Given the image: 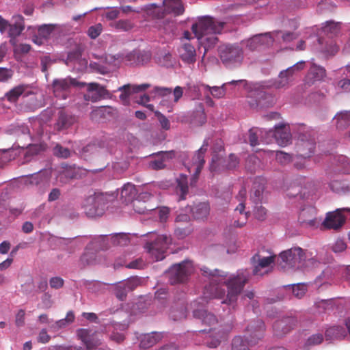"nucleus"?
Wrapping results in <instances>:
<instances>
[{
	"mask_svg": "<svg viewBox=\"0 0 350 350\" xmlns=\"http://www.w3.org/2000/svg\"><path fill=\"white\" fill-rule=\"evenodd\" d=\"M138 285L139 280L135 278L118 282L114 286V294L118 299L123 301L126 299L127 293L133 291Z\"/></svg>",
	"mask_w": 350,
	"mask_h": 350,
	"instance_id": "19",
	"label": "nucleus"
},
{
	"mask_svg": "<svg viewBox=\"0 0 350 350\" xmlns=\"http://www.w3.org/2000/svg\"><path fill=\"white\" fill-rule=\"evenodd\" d=\"M151 94H154V96H152V97L154 98L156 97L157 96H165L167 95H171L172 90L168 88L156 86L152 90Z\"/></svg>",
	"mask_w": 350,
	"mask_h": 350,
	"instance_id": "56",
	"label": "nucleus"
},
{
	"mask_svg": "<svg viewBox=\"0 0 350 350\" xmlns=\"http://www.w3.org/2000/svg\"><path fill=\"white\" fill-rule=\"evenodd\" d=\"M323 335L320 333L314 334L309 336L304 342V349L309 350L311 347L320 345L323 341Z\"/></svg>",
	"mask_w": 350,
	"mask_h": 350,
	"instance_id": "45",
	"label": "nucleus"
},
{
	"mask_svg": "<svg viewBox=\"0 0 350 350\" xmlns=\"http://www.w3.org/2000/svg\"><path fill=\"white\" fill-rule=\"evenodd\" d=\"M149 240L145 245V249L155 259L162 260L165 252L172 243V238L167 234H157L154 232L148 233Z\"/></svg>",
	"mask_w": 350,
	"mask_h": 350,
	"instance_id": "5",
	"label": "nucleus"
},
{
	"mask_svg": "<svg viewBox=\"0 0 350 350\" xmlns=\"http://www.w3.org/2000/svg\"><path fill=\"white\" fill-rule=\"evenodd\" d=\"M77 117L70 113L60 111L54 124V129L58 132H66L77 122Z\"/></svg>",
	"mask_w": 350,
	"mask_h": 350,
	"instance_id": "18",
	"label": "nucleus"
},
{
	"mask_svg": "<svg viewBox=\"0 0 350 350\" xmlns=\"http://www.w3.org/2000/svg\"><path fill=\"white\" fill-rule=\"evenodd\" d=\"M269 138L274 137L277 144L280 146H286L291 142V134L288 126L286 125L275 126L274 130L268 131Z\"/></svg>",
	"mask_w": 350,
	"mask_h": 350,
	"instance_id": "17",
	"label": "nucleus"
},
{
	"mask_svg": "<svg viewBox=\"0 0 350 350\" xmlns=\"http://www.w3.org/2000/svg\"><path fill=\"white\" fill-rule=\"evenodd\" d=\"M176 192L180 193V200H185L188 193L187 176L181 174L179 178L176 179Z\"/></svg>",
	"mask_w": 350,
	"mask_h": 350,
	"instance_id": "39",
	"label": "nucleus"
},
{
	"mask_svg": "<svg viewBox=\"0 0 350 350\" xmlns=\"http://www.w3.org/2000/svg\"><path fill=\"white\" fill-rule=\"evenodd\" d=\"M330 189L335 193H340L345 191V184L340 180H334L329 183Z\"/></svg>",
	"mask_w": 350,
	"mask_h": 350,
	"instance_id": "59",
	"label": "nucleus"
},
{
	"mask_svg": "<svg viewBox=\"0 0 350 350\" xmlns=\"http://www.w3.org/2000/svg\"><path fill=\"white\" fill-rule=\"evenodd\" d=\"M155 115L157 117L162 129L169 130L170 129V122L169 120L159 111H156Z\"/></svg>",
	"mask_w": 350,
	"mask_h": 350,
	"instance_id": "62",
	"label": "nucleus"
},
{
	"mask_svg": "<svg viewBox=\"0 0 350 350\" xmlns=\"http://www.w3.org/2000/svg\"><path fill=\"white\" fill-rule=\"evenodd\" d=\"M150 198H151V196L148 193H141L139 196V199H136L133 201V206L134 211L139 214H146L149 211H155V208L153 206H151L150 204L145 205L144 202L141 201V200L148 199Z\"/></svg>",
	"mask_w": 350,
	"mask_h": 350,
	"instance_id": "32",
	"label": "nucleus"
},
{
	"mask_svg": "<svg viewBox=\"0 0 350 350\" xmlns=\"http://www.w3.org/2000/svg\"><path fill=\"white\" fill-rule=\"evenodd\" d=\"M102 149L101 143L98 142H94L90 143L83 148V152L85 153H96L99 152Z\"/></svg>",
	"mask_w": 350,
	"mask_h": 350,
	"instance_id": "53",
	"label": "nucleus"
},
{
	"mask_svg": "<svg viewBox=\"0 0 350 350\" xmlns=\"http://www.w3.org/2000/svg\"><path fill=\"white\" fill-rule=\"evenodd\" d=\"M204 276L209 280V285L204 288L205 298L223 299L221 304L234 306L238 296L250 278L247 269H239L236 274L228 276L227 272L217 269H210L206 267L200 269Z\"/></svg>",
	"mask_w": 350,
	"mask_h": 350,
	"instance_id": "1",
	"label": "nucleus"
},
{
	"mask_svg": "<svg viewBox=\"0 0 350 350\" xmlns=\"http://www.w3.org/2000/svg\"><path fill=\"white\" fill-rule=\"evenodd\" d=\"M180 59L187 64H193L196 60V51L193 45L189 43L183 44L178 49Z\"/></svg>",
	"mask_w": 350,
	"mask_h": 350,
	"instance_id": "27",
	"label": "nucleus"
},
{
	"mask_svg": "<svg viewBox=\"0 0 350 350\" xmlns=\"http://www.w3.org/2000/svg\"><path fill=\"white\" fill-rule=\"evenodd\" d=\"M290 288L293 295L299 299L301 298L306 292V287L301 284H293Z\"/></svg>",
	"mask_w": 350,
	"mask_h": 350,
	"instance_id": "54",
	"label": "nucleus"
},
{
	"mask_svg": "<svg viewBox=\"0 0 350 350\" xmlns=\"http://www.w3.org/2000/svg\"><path fill=\"white\" fill-rule=\"evenodd\" d=\"M253 214L256 219L259 221H264L267 217V211L261 205V204H254Z\"/></svg>",
	"mask_w": 350,
	"mask_h": 350,
	"instance_id": "50",
	"label": "nucleus"
},
{
	"mask_svg": "<svg viewBox=\"0 0 350 350\" xmlns=\"http://www.w3.org/2000/svg\"><path fill=\"white\" fill-rule=\"evenodd\" d=\"M230 325L225 327L219 325L217 327L209 329L208 332L206 329L198 331L199 334L207 333L208 338L204 342L205 345L209 348H216L221 343V340L224 339L228 333L231 330Z\"/></svg>",
	"mask_w": 350,
	"mask_h": 350,
	"instance_id": "12",
	"label": "nucleus"
},
{
	"mask_svg": "<svg viewBox=\"0 0 350 350\" xmlns=\"http://www.w3.org/2000/svg\"><path fill=\"white\" fill-rule=\"evenodd\" d=\"M95 254L93 252H85L81 257L80 260L83 265H92L94 262Z\"/></svg>",
	"mask_w": 350,
	"mask_h": 350,
	"instance_id": "61",
	"label": "nucleus"
},
{
	"mask_svg": "<svg viewBox=\"0 0 350 350\" xmlns=\"http://www.w3.org/2000/svg\"><path fill=\"white\" fill-rule=\"evenodd\" d=\"M244 210L245 204H243V202H241L235 208V211L239 212L241 217L238 218L237 220L234 221L233 226L234 227L241 228L246 224L247 220L248 213H244Z\"/></svg>",
	"mask_w": 350,
	"mask_h": 350,
	"instance_id": "44",
	"label": "nucleus"
},
{
	"mask_svg": "<svg viewBox=\"0 0 350 350\" xmlns=\"http://www.w3.org/2000/svg\"><path fill=\"white\" fill-rule=\"evenodd\" d=\"M151 55L148 51L133 50L125 56V61L130 65H143L148 63Z\"/></svg>",
	"mask_w": 350,
	"mask_h": 350,
	"instance_id": "25",
	"label": "nucleus"
},
{
	"mask_svg": "<svg viewBox=\"0 0 350 350\" xmlns=\"http://www.w3.org/2000/svg\"><path fill=\"white\" fill-rule=\"evenodd\" d=\"M300 131L301 132L299 133L297 144V154L301 158H309L314 152L316 146L314 133L306 131L304 125L300 127Z\"/></svg>",
	"mask_w": 350,
	"mask_h": 350,
	"instance_id": "8",
	"label": "nucleus"
},
{
	"mask_svg": "<svg viewBox=\"0 0 350 350\" xmlns=\"http://www.w3.org/2000/svg\"><path fill=\"white\" fill-rule=\"evenodd\" d=\"M193 271V262L185 260L174 264L167 271L169 282L171 284L183 283L187 280L189 275Z\"/></svg>",
	"mask_w": 350,
	"mask_h": 350,
	"instance_id": "9",
	"label": "nucleus"
},
{
	"mask_svg": "<svg viewBox=\"0 0 350 350\" xmlns=\"http://www.w3.org/2000/svg\"><path fill=\"white\" fill-rule=\"evenodd\" d=\"M265 330L264 322L257 319L251 322L246 328L245 339L236 336L232 342L231 350H250L248 345H256L263 336Z\"/></svg>",
	"mask_w": 350,
	"mask_h": 350,
	"instance_id": "4",
	"label": "nucleus"
},
{
	"mask_svg": "<svg viewBox=\"0 0 350 350\" xmlns=\"http://www.w3.org/2000/svg\"><path fill=\"white\" fill-rule=\"evenodd\" d=\"M150 86V85L148 83L135 85H131L130 84L124 85L118 88V91L122 92L120 95V98L122 100H126L131 94L144 91Z\"/></svg>",
	"mask_w": 350,
	"mask_h": 350,
	"instance_id": "31",
	"label": "nucleus"
},
{
	"mask_svg": "<svg viewBox=\"0 0 350 350\" xmlns=\"http://www.w3.org/2000/svg\"><path fill=\"white\" fill-rule=\"evenodd\" d=\"M210 207L206 202H200L195 204L191 209L194 218L202 219L206 218L209 214Z\"/></svg>",
	"mask_w": 350,
	"mask_h": 350,
	"instance_id": "35",
	"label": "nucleus"
},
{
	"mask_svg": "<svg viewBox=\"0 0 350 350\" xmlns=\"http://www.w3.org/2000/svg\"><path fill=\"white\" fill-rule=\"evenodd\" d=\"M13 71L3 67H0V82H5L12 77Z\"/></svg>",
	"mask_w": 350,
	"mask_h": 350,
	"instance_id": "63",
	"label": "nucleus"
},
{
	"mask_svg": "<svg viewBox=\"0 0 350 350\" xmlns=\"http://www.w3.org/2000/svg\"><path fill=\"white\" fill-rule=\"evenodd\" d=\"M195 319L200 320L202 324L211 326L217 322L215 315L205 309H196L193 312Z\"/></svg>",
	"mask_w": 350,
	"mask_h": 350,
	"instance_id": "30",
	"label": "nucleus"
},
{
	"mask_svg": "<svg viewBox=\"0 0 350 350\" xmlns=\"http://www.w3.org/2000/svg\"><path fill=\"white\" fill-rule=\"evenodd\" d=\"M107 200L101 193L88 196L84 201V213L89 217L102 216L107 208Z\"/></svg>",
	"mask_w": 350,
	"mask_h": 350,
	"instance_id": "10",
	"label": "nucleus"
},
{
	"mask_svg": "<svg viewBox=\"0 0 350 350\" xmlns=\"http://www.w3.org/2000/svg\"><path fill=\"white\" fill-rule=\"evenodd\" d=\"M338 51V46L333 40H330L329 42H326L325 45L322 47V52L326 56H333Z\"/></svg>",
	"mask_w": 350,
	"mask_h": 350,
	"instance_id": "51",
	"label": "nucleus"
},
{
	"mask_svg": "<svg viewBox=\"0 0 350 350\" xmlns=\"http://www.w3.org/2000/svg\"><path fill=\"white\" fill-rule=\"evenodd\" d=\"M136 195L135 185L131 183L124 184L121 189L120 197L126 202L133 200Z\"/></svg>",
	"mask_w": 350,
	"mask_h": 350,
	"instance_id": "38",
	"label": "nucleus"
},
{
	"mask_svg": "<svg viewBox=\"0 0 350 350\" xmlns=\"http://www.w3.org/2000/svg\"><path fill=\"white\" fill-rule=\"evenodd\" d=\"M325 75L326 71L323 67L313 64L308 70L306 81L308 84L312 85L315 81L322 80Z\"/></svg>",
	"mask_w": 350,
	"mask_h": 350,
	"instance_id": "28",
	"label": "nucleus"
},
{
	"mask_svg": "<svg viewBox=\"0 0 350 350\" xmlns=\"http://www.w3.org/2000/svg\"><path fill=\"white\" fill-rule=\"evenodd\" d=\"M163 10L158 7L155 3L145 5L147 14L154 18H163L165 14H172L178 16L183 13L184 7L181 0H163Z\"/></svg>",
	"mask_w": 350,
	"mask_h": 350,
	"instance_id": "6",
	"label": "nucleus"
},
{
	"mask_svg": "<svg viewBox=\"0 0 350 350\" xmlns=\"http://www.w3.org/2000/svg\"><path fill=\"white\" fill-rule=\"evenodd\" d=\"M87 86L88 92L84 95L85 100H90L94 103L109 95V92L105 87L98 83H90L87 84Z\"/></svg>",
	"mask_w": 350,
	"mask_h": 350,
	"instance_id": "23",
	"label": "nucleus"
},
{
	"mask_svg": "<svg viewBox=\"0 0 350 350\" xmlns=\"http://www.w3.org/2000/svg\"><path fill=\"white\" fill-rule=\"evenodd\" d=\"M55 243L63 250L72 251L77 246L75 238L57 237Z\"/></svg>",
	"mask_w": 350,
	"mask_h": 350,
	"instance_id": "43",
	"label": "nucleus"
},
{
	"mask_svg": "<svg viewBox=\"0 0 350 350\" xmlns=\"http://www.w3.org/2000/svg\"><path fill=\"white\" fill-rule=\"evenodd\" d=\"M27 88V86L25 85H19L8 92L5 96L10 102H16L18 99L19 96L25 93Z\"/></svg>",
	"mask_w": 350,
	"mask_h": 350,
	"instance_id": "40",
	"label": "nucleus"
},
{
	"mask_svg": "<svg viewBox=\"0 0 350 350\" xmlns=\"http://www.w3.org/2000/svg\"><path fill=\"white\" fill-rule=\"evenodd\" d=\"M111 27L122 31H129L133 28L132 23L129 20H119L111 23Z\"/></svg>",
	"mask_w": 350,
	"mask_h": 350,
	"instance_id": "49",
	"label": "nucleus"
},
{
	"mask_svg": "<svg viewBox=\"0 0 350 350\" xmlns=\"http://www.w3.org/2000/svg\"><path fill=\"white\" fill-rule=\"evenodd\" d=\"M325 337L327 339H334L346 336L345 330L340 326H332L325 330Z\"/></svg>",
	"mask_w": 350,
	"mask_h": 350,
	"instance_id": "42",
	"label": "nucleus"
},
{
	"mask_svg": "<svg viewBox=\"0 0 350 350\" xmlns=\"http://www.w3.org/2000/svg\"><path fill=\"white\" fill-rule=\"evenodd\" d=\"M103 26L100 23L91 26L88 30V34L92 39L96 38L102 32Z\"/></svg>",
	"mask_w": 350,
	"mask_h": 350,
	"instance_id": "57",
	"label": "nucleus"
},
{
	"mask_svg": "<svg viewBox=\"0 0 350 350\" xmlns=\"http://www.w3.org/2000/svg\"><path fill=\"white\" fill-rule=\"evenodd\" d=\"M53 27L51 25H42L38 28V36L46 39L52 32Z\"/></svg>",
	"mask_w": 350,
	"mask_h": 350,
	"instance_id": "58",
	"label": "nucleus"
},
{
	"mask_svg": "<svg viewBox=\"0 0 350 350\" xmlns=\"http://www.w3.org/2000/svg\"><path fill=\"white\" fill-rule=\"evenodd\" d=\"M167 333L166 332H152L143 335L141 338L140 347L143 349H148L157 344L161 339L167 337Z\"/></svg>",
	"mask_w": 350,
	"mask_h": 350,
	"instance_id": "26",
	"label": "nucleus"
},
{
	"mask_svg": "<svg viewBox=\"0 0 350 350\" xmlns=\"http://www.w3.org/2000/svg\"><path fill=\"white\" fill-rule=\"evenodd\" d=\"M242 83L245 84V81L244 79L232 80L231 81L224 83L220 86L211 87L208 85L204 84H202L201 86L204 88V90H208L213 97L220 98L224 97L225 94L227 93V92L228 91V86H236L239 85Z\"/></svg>",
	"mask_w": 350,
	"mask_h": 350,
	"instance_id": "22",
	"label": "nucleus"
},
{
	"mask_svg": "<svg viewBox=\"0 0 350 350\" xmlns=\"http://www.w3.org/2000/svg\"><path fill=\"white\" fill-rule=\"evenodd\" d=\"M341 23L333 21H326L322 27V31L328 38L338 36L340 33Z\"/></svg>",
	"mask_w": 350,
	"mask_h": 350,
	"instance_id": "34",
	"label": "nucleus"
},
{
	"mask_svg": "<svg viewBox=\"0 0 350 350\" xmlns=\"http://www.w3.org/2000/svg\"><path fill=\"white\" fill-rule=\"evenodd\" d=\"M159 158L151 161L150 162V167L153 170H161L165 167V162L172 157L171 152H161L158 153Z\"/></svg>",
	"mask_w": 350,
	"mask_h": 350,
	"instance_id": "37",
	"label": "nucleus"
},
{
	"mask_svg": "<svg viewBox=\"0 0 350 350\" xmlns=\"http://www.w3.org/2000/svg\"><path fill=\"white\" fill-rule=\"evenodd\" d=\"M334 120L336 121V127L339 129H344L350 125V110L341 111L338 112Z\"/></svg>",
	"mask_w": 350,
	"mask_h": 350,
	"instance_id": "36",
	"label": "nucleus"
},
{
	"mask_svg": "<svg viewBox=\"0 0 350 350\" xmlns=\"http://www.w3.org/2000/svg\"><path fill=\"white\" fill-rule=\"evenodd\" d=\"M110 240L113 245L120 247L126 246L130 242L129 234L122 232L113 234Z\"/></svg>",
	"mask_w": 350,
	"mask_h": 350,
	"instance_id": "41",
	"label": "nucleus"
},
{
	"mask_svg": "<svg viewBox=\"0 0 350 350\" xmlns=\"http://www.w3.org/2000/svg\"><path fill=\"white\" fill-rule=\"evenodd\" d=\"M239 163V160L238 157L234 154H230L229 155L228 163L226 164V168L228 170H233L238 166Z\"/></svg>",
	"mask_w": 350,
	"mask_h": 350,
	"instance_id": "64",
	"label": "nucleus"
},
{
	"mask_svg": "<svg viewBox=\"0 0 350 350\" xmlns=\"http://www.w3.org/2000/svg\"><path fill=\"white\" fill-rule=\"evenodd\" d=\"M297 323V319L293 316H286L278 319L273 325L274 334L278 337H282L291 331Z\"/></svg>",
	"mask_w": 350,
	"mask_h": 350,
	"instance_id": "16",
	"label": "nucleus"
},
{
	"mask_svg": "<svg viewBox=\"0 0 350 350\" xmlns=\"http://www.w3.org/2000/svg\"><path fill=\"white\" fill-rule=\"evenodd\" d=\"M260 159L255 155H250L246 160V168L251 172H255L260 167Z\"/></svg>",
	"mask_w": 350,
	"mask_h": 350,
	"instance_id": "48",
	"label": "nucleus"
},
{
	"mask_svg": "<svg viewBox=\"0 0 350 350\" xmlns=\"http://www.w3.org/2000/svg\"><path fill=\"white\" fill-rule=\"evenodd\" d=\"M172 55L166 51L161 52L157 57L158 62L162 66H168L171 64Z\"/></svg>",
	"mask_w": 350,
	"mask_h": 350,
	"instance_id": "55",
	"label": "nucleus"
},
{
	"mask_svg": "<svg viewBox=\"0 0 350 350\" xmlns=\"http://www.w3.org/2000/svg\"><path fill=\"white\" fill-rule=\"evenodd\" d=\"M275 255L262 257L258 254L254 256L251 260L254 266L253 275L262 276L270 271V267L275 262Z\"/></svg>",
	"mask_w": 350,
	"mask_h": 350,
	"instance_id": "14",
	"label": "nucleus"
},
{
	"mask_svg": "<svg viewBox=\"0 0 350 350\" xmlns=\"http://www.w3.org/2000/svg\"><path fill=\"white\" fill-rule=\"evenodd\" d=\"M130 163L128 158L117 159L112 164L114 172L118 174L124 172L129 167Z\"/></svg>",
	"mask_w": 350,
	"mask_h": 350,
	"instance_id": "46",
	"label": "nucleus"
},
{
	"mask_svg": "<svg viewBox=\"0 0 350 350\" xmlns=\"http://www.w3.org/2000/svg\"><path fill=\"white\" fill-rule=\"evenodd\" d=\"M249 143L251 146L254 147L259 144V141L269 144L272 139L269 138L268 131L258 127H253L249 130Z\"/></svg>",
	"mask_w": 350,
	"mask_h": 350,
	"instance_id": "24",
	"label": "nucleus"
},
{
	"mask_svg": "<svg viewBox=\"0 0 350 350\" xmlns=\"http://www.w3.org/2000/svg\"><path fill=\"white\" fill-rule=\"evenodd\" d=\"M208 146V139H206L204 140L202 146L196 151L192 158V165L189 168V170L191 172L193 169L196 178L198 176L205 163L204 154L207 150Z\"/></svg>",
	"mask_w": 350,
	"mask_h": 350,
	"instance_id": "21",
	"label": "nucleus"
},
{
	"mask_svg": "<svg viewBox=\"0 0 350 350\" xmlns=\"http://www.w3.org/2000/svg\"><path fill=\"white\" fill-rule=\"evenodd\" d=\"M53 154L57 157L67 159L70 156L71 152L68 148L57 144L53 148Z\"/></svg>",
	"mask_w": 350,
	"mask_h": 350,
	"instance_id": "52",
	"label": "nucleus"
},
{
	"mask_svg": "<svg viewBox=\"0 0 350 350\" xmlns=\"http://www.w3.org/2000/svg\"><path fill=\"white\" fill-rule=\"evenodd\" d=\"M84 85L85 83H77L75 79L70 77L55 79L53 82V92L56 97L66 99L72 86H82Z\"/></svg>",
	"mask_w": 350,
	"mask_h": 350,
	"instance_id": "15",
	"label": "nucleus"
},
{
	"mask_svg": "<svg viewBox=\"0 0 350 350\" xmlns=\"http://www.w3.org/2000/svg\"><path fill=\"white\" fill-rule=\"evenodd\" d=\"M306 189V187L303 189L299 186H291L288 189L286 195L290 198L299 196L301 199H304L307 198L306 192L305 191Z\"/></svg>",
	"mask_w": 350,
	"mask_h": 350,
	"instance_id": "47",
	"label": "nucleus"
},
{
	"mask_svg": "<svg viewBox=\"0 0 350 350\" xmlns=\"http://www.w3.org/2000/svg\"><path fill=\"white\" fill-rule=\"evenodd\" d=\"M344 208H338L334 212L327 213L323 223V226L329 229L340 228L345 221V217L342 214V212H348Z\"/></svg>",
	"mask_w": 350,
	"mask_h": 350,
	"instance_id": "20",
	"label": "nucleus"
},
{
	"mask_svg": "<svg viewBox=\"0 0 350 350\" xmlns=\"http://www.w3.org/2000/svg\"><path fill=\"white\" fill-rule=\"evenodd\" d=\"M273 40L272 33L267 32L256 34L247 40L242 41L241 43L249 51H254L269 46Z\"/></svg>",
	"mask_w": 350,
	"mask_h": 350,
	"instance_id": "13",
	"label": "nucleus"
},
{
	"mask_svg": "<svg viewBox=\"0 0 350 350\" xmlns=\"http://www.w3.org/2000/svg\"><path fill=\"white\" fill-rule=\"evenodd\" d=\"M101 344V339L98 338L96 335H92L88 338L85 346L88 350H90L100 346Z\"/></svg>",
	"mask_w": 350,
	"mask_h": 350,
	"instance_id": "60",
	"label": "nucleus"
},
{
	"mask_svg": "<svg viewBox=\"0 0 350 350\" xmlns=\"http://www.w3.org/2000/svg\"><path fill=\"white\" fill-rule=\"evenodd\" d=\"M224 25V23L208 16L201 17L192 25L191 30L200 43L204 46V53L217 44L218 38L216 34L221 32Z\"/></svg>",
	"mask_w": 350,
	"mask_h": 350,
	"instance_id": "2",
	"label": "nucleus"
},
{
	"mask_svg": "<svg viewBox=\"0 0 350 350\" xmlns=\"http://www.w3.org/2000/svg\"><path fill=\"white\" fill-rule=\"evenodd\" d=\"M280 264L284 268H299L303 266L314 267L320 264L315 257H309L299 247H291L282 252L280 254Z\"/></svg>",
	"mask_w": 350,
	"mask_h": 350,
	"instance_id": "3",
	"label": "nucleus"
},
{
	"mask_svg": "<svg viewBox=\"0 0 350 350\" xmlns=\"http://www.w3.org/2000/svg\"><path fill=\"white\" fill-rule=\"evenodd\" d=\"M219 57L222 63L229 68L241 66L243 60V51L241 47L234 44L221 46L219 49Z\"/></svg>",
	"mask_w": 350,
	"mask_h": 350,
	"instance_id": "7",
	"label": "nucleus"
},
{
	"mask_svg": "<svg viewBox=\"0 0 350 350\" xmlns=\"http://www.w3.org/2000/svg\"><path fill=\"white\" fill-rule=\"evenodd\" d=\"M261 180V179H259V181L256 180L251 191L250 199L254 204H259L262 202L265 184L260 182Z\"/></svg>",
	"mask_w": 350,
	"mask_h": 350,
	"instance_id": "33",
	"label": "nucleus"
},
{
	"mask_svg": "<svg viewBox=\"0 0 350 350\" xmlns=\"http://www.w3.org/2000/svg\"><path fill=\"white\" fill-rule=\"evenodd\" d=\"M25 29L24 18L21 15L13 16L12 23L8 27L9 36L13 38L20 36Z\"/></svg>",
	"mask_w": 350,
	"mask_h": 350,
	"instance_id": "29",
	"label": "nucleus"
},
{
	"mask_svg": "<svg viewBox=\"0 0 350 350\" xmlns=\"http://www.w3.org/2000/svg\"><path fill=\"white\" fill-rule=\"evenodd\" d=\"M304 65L305 62L300 61L282 70L272 85L277 89L288 88L294 81L299 72L304 69Z\"/></svg>",
	"mask_w": 350,
	"mask_h": 350,
	"instance_id": "11",
	"label": "nucleus"
}]
</instances>
